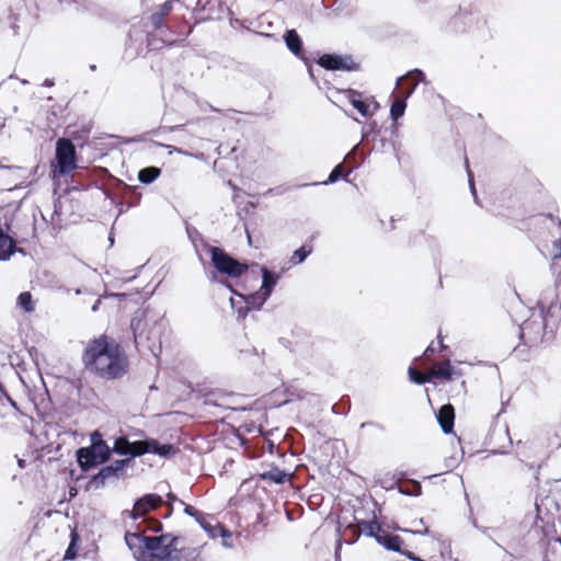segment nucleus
Wrapping results in <instances>:
<instances>
[{"label": "nucleus", "instance_id": "e433bc0d", "mask_svg": "<svg viewBox=\"0 0 561 561\" xmlns=\"http://www.w3.org/2000/svg\"><path fill=\"white\" fill-rule=\"evenodd\" d=\"M89 447L92 448V450L96 453L99 458L104 463H106L110 460L111 455L113 453V448L111 449L110 446L107 445V443L104 439L101 440V442H94L93 440V445H90Z\"/></svg>", "mask_w": 561, "mask_h": 561}, {"label": "nucleus", "instance_id": "ea45409f", "mask_svg": "<svg viewBox=\"0 0 561 561\" xmlns=\"http://www.w3.org/2000/svg\"><path fill=\"white\" fill-rule=\"evenodd\" d=\"M229 277L217 275L216 272H210L208 274V280L214 284H219L227 288L233 296L238 297L241 293H239L232 285V283L228 279Z\"/></svg>", "mask_w": 561, "mask_h": 561}, {"label": "nucleus", "instance_id": "de8ad7c7", "mask_svg": "<svg viewBox=\"0 0 561 561\" xmlns=\"http://www.w3.org/2000/svg\"><path fill=\"white\" fill-rule=\"evenodd\" d=\"M412 79L414 82L408 90V96H411L419 83L425 82V73L421 69H414L412 71Z\"/></svg>", "mask_w": 561, "mask_h": 561}, {"label": "nucleus", "instance_id": "aec40b11", "mask_svg": "<svg viewBox=\"0 0 561 561\" xmlns=\"http://www.w3.org/2000/svg\"><path fill=\"white\" fill-rule=\"evenodd\" d=\"M436 420L444 434H454L455 408L450 404H443L436 412Z\"/></svg>", "mask_w": 561, "mask_h": 561}, {"label": "nucleus", "instance_id": "6e6552de", "mask_svg": "<svg viewBox=\"0 0 561 561\" xmlns=\"http://www.w3.org/2000/svg\"><path fill=\"white\" fill-rule=\"evenodd\" d=\"M149 19L153 28L160 31L161 43L168 47L184 43L194 30V26L187 25L186 22H184L182 25L178 26L175 31H172L169 26H165V16L158 10L152 12Z\"/></svg>", "mask_w": 561, "mask_h": 561}, {"label": "nucleus", "instance_id": "20e7f679", "mask_svg": "<svg viewBox=\"0 0 561 561\" xmlns=\"http://www.w3.org/2000/svg\"><path fill=\"white\" fill-rule=\"evenodd\" d=\"M49 178L58 185L61 178L69 176L80 169L78 165L77 148L71 139L60 137L55 144V154L49 161Z\"/></svg>", "mask_w": 561, "mask_h": 561}, {"label": "nucleus", "instance_id": "423d86ee", "mask_svg": "<svg viewBox=\"0 0 561 561\" xmlns=\"http://www.w3.org/2000/svg\"><path fill=\"white\" fill-rule=\"evenodd\" d=\"M556 328L549 312L539 309L537 314L534 312L519 325L518 336L524 345L533 347L543 342L548 329L552 333Z\"/></svg>", "mask_w": 561, "mask_h": 561}, {"label": "nucleus", "instance_id": "37998d69", "mask_svg": "<svg viewBox=\"0 0 561 561\" xmlns=\"http://www.w3.org/2000/svg\"><path fill=\"white\" fill-rule=\"evenodd\" d=\"M106 479H108L107 474L104 472V470L101 467L96 473H94L90 477L89 484L93 489L98 490V489H101L104 486Z\"/></svg>", "mask_w": 561, "mask_h": 561}, {"label": "nucleus", "instance_id": "3c124183", "mask_svg": "<svg viewBox=\"0 0 561 561\" xmlns=\"http://www.w3.org/2000/svg\"><path fill=\"white\" fill-rule=\"evenodd\" d=\"M374 133H380L376 122L368 123V124L364 125L362 128V137L364 139H367L369 136L373 137Z\"/></svg>", "mask_w": 561, "mask_h": 561}, {"label": "nucleus", "instance_id": "79ce46f5", "mask_svg": "<svg viewBox=\"0 0 561 561\" xmlns=\"http://www.w3.org/2000/svg\"><path fill=\"white\" fill-rule=\"evenodd\" d=\"M352 106L364 117H369L373 115L371 110L369 108L368 99L357 98L356 101L352 104Z\"/></svg>", "mask_w": 561, "mask_h": 561}, {"label": "nucleus", "instance_id": "cd10ccee", "mask_svg": "<svg viewBox=\"0 0 561 561\" xmlns=\"http://www.w3.org/2000/svg\"><path fill=\"white\" fill-rule=\"evenodd\" d=\"M257 431H259V434L264 438L265 449L268 451V454L283 457L284 453L280 450L279 445H277L270 437L275 432H278V428L264 430L262 426H260Z\"/></svg>", "mask_w": 561, "mask_h": 561}, {"label": "nucleus", "instance_id": "1a4fd4ad", "mask_svg": "<svg viewBox=\"0 0 561 561\" xmlns=\"http://www.w3.org/2000/svg\"><path fill=\"white\" fill-rule=\"evenodd\" d=\"M184 514L191 516L195 519V522L201 526V528L209 536L211 539L222 538L225 547H231L230 543L226 541L227 538L231 537L230 530L220 523L211 524L209 519H213L211 515L205 514L191 504H184L183 508Z\"/></svg>", "mask_w": 561, "mask_h": 561}, {"label": "nucleus", "instance_id": "9d476101", "mask_svg": "<svg viewBox=\"0 0 561 561\" xmlns=\"http://www.w3.org/2000/svg\"><path fill=\"white\" fill-rule=\"evenodd\" d=\"M552 274L556 275L554 286L557 291H561V267L558 263H552L551 265ZM558 295L554 294V290L548 289L541 293L537 307L540 310H547L549 316L553 318V325H557L561 320V302L558 305L556 301Z\"/></svg>", "mask_w": 561, "mask_h": 561}, {"label": "nucleus", "instance_id": "2f4dec72", "mask_svg": "<svg viewBox=\"0 0 561 561\" xmlns=\"http://www.w3.org/2000/svg\"><path fill=\"white\" fill-rule=\"evenodd\" d=\"M180 128H181V126L160 127L159 129H152V130H150L148 133L141 134V135L136 136V137H117V138L119 139L121 144L130 145V144L146 141L148 139V136L158 135L160 129L168 130V131H174V130H178Z\"/></svg>", "mask_w": 561, "mask_h": 561}, {"label": "nucleus", "instance_id": "774afa93", "mask_svg": "<svg viewBox=\"0 0 561 561\" xmlns=\"http://www.w3.org/2000/svg\"><path fill=\"white\" fill-rule=\"evenodd\" d=\"M412 534L419 535V536H432V531L430 530V528L427 526H424L421 529H414V531H412Z\"/></svg>", "mask_w": 561, "mask_h": 561}, {"label": "nucleus", "instance_id": "dca6fc26", "mask_svg": "<svg viewBox=\"0 0 561 561\" xmlns=\"http://www.w3.org/2000/svg\"><path fill=\"white\" fill-rule=\"evenodd\" d=\"M342 526H343V524L341 522H339L337 523L339 538L336 540V547H335V551H334L335 561L340 560V556H341L340 551H341L343 542L346 545H354L355 542H357L360 535H363L362 529L359 531H357V529L352 524H347L346 526H344L343 530L341 529Z\"/></svg>", "mask_w": 561, "mask_h": 561}, {"label": "nucleus", "instance_id": "c03bdc74", "mask_svg": "<svg viewBox=\"0 0 561 561\" xmlns=\"http://www.w3.org/2000/svg\"><path fill=\"white\" fill-rule=\"evenodd\" d=\"M351 409V401L348 397H342L341 400L332 405V412L336 415H345Z\"/></svg>", "mask_w": 561, "mask_h": 561}, {"label": "nucleus", "instance_id": "4c0bfd02", "mask_svg": "<svg viewBox=\"0 0 561 561\" xmlns=\"http://www.w3.org/2000/svg\"><path fill=\"white\" fill-rule=\"evenodd\" d=\"M398 492L407 496H419L422 493V485L416 480H409V484H398Z\"/></svg>", "mask_w": 561, "mask_h": 561}, {"label": "nucleus", "instance_id": "39448f33", "mask_svg": "<svg viewBox=\"0 0 561 561\" xmlns=\"http://www.w3.org/2000/svg\"><path fill=\"white\" fill-rule=\"evenodd\" d=\"M354 522L358 528H362V534L367 538H374L376 542L387 551L397 552L401 554L404 550L403 539L382 527V524L377 519L376 512L373 511V518L369 520L358 518L354 515Z\"/></svg>", "mask_w": 561, "mask_h": 561}, {"label": "nucleus", "instance_id": "052dcab7", "mask_svg": "<svg viewBox=\"0 0 561 561\" xmlns=\"http://www.w3.org/2000/svg\"><path fill=\"white\" fill-rule=\"evenodd\" d=\"M172 7H173V0H167L159 7L158 11L162 12L163 15L167 16L169 14V12L172 10Z\"/></svg>", "mask_w": 561, "mask_h": 561}, {"label": "nucleus", "instance_id": "680f3d73", "mask_svg": "<svg viewBox=\"0 0 561 561\" xmlns=\"http://www.w3.org/2000/svg\"><path fill=\"white\" fill-rule=\"evenodd\" d=\"M393 479H394V482L389 489H394V488L398 489V484H401V481L403 479H405V472H403V471L396 472L393 474Z\"/></svg>", "mask_w": 561, "mask_h": 561}, {"label": "nucleus", "instance_id": "8fccbe9b", "mask_svg": "<svg viewBox=\"0 0 561 561\" xmlns=\"http://www.w3.org/2000/svg\"><path fill=\"white\" fill-rule=\"evenodd\" d=\"M285 392L287 394V398L284 401L279 402V405L287 404L293 399H302L304 398L302 390H298V389H294V388H286Z\"/></svg>", "mask_w": 561, "mask_h": 561}, {"label": "nucleus", "instance_id": "393cba45", "mask_svg": "<svg viewBox=\"0 0 561 561\" xmlns=\"http://www.w3.org/2000/svg\"><path fill=\"white\" fill-rule=\"evenodd\" d=\"M217 9L219 11L222 10V2L220 0H197L193 12H207L209 15L197 20L195 24L210 20L211 14H214Z\"/></svg>", "mask_w": 561, "mask_h": 561}, {"label": "nucleus", "instance_id": "b1692460", "mask_svg": "<svg viewBox=\"0 0 561 561\" xmlns=\"http://www.w3.org/2000/svg\"><path fill=\"white\" fill-rule=\"evenodd\" d=\"M147 313L144 309H137L130 319V330L133 332L134 342L136 345L141 343L144 330L142 327L146 322Z\"/></svg>", "mask_w": 561, "mask_h": 561}, {"label": "nucleus", "instance_id": "412c9836", "mask_svg": "<svg viewBox=\"0 0 561 561\" xmlns=\"http://www.w3.org/2000/svg\"><path fill=\"white\" fill-rule=\"evenodd\" d=\"M252 266L257 267L260 270L262 277V285L260 289L263 291L264 295L271 297L273 290L278 284L280 275L275 271L268 270L266 266L260 265L259 263H253Z\"/></svg>", "mask_w": 561, "mask_h": 561}, {"label": "nucleus", "instance_id": "72a5a7b5", "mask_svg": "<svg viewBox=\"0 0 561 561\" xmlns=\"http://www.w3.org/2000/svg\"><path fill=\"white\" fill-rule=\"evenodd\" d=\"M81 541V537L77 529H72L70 531V542L68 545V548L65 551L64 560L65 561H72L78 556L79 545Z\"/></svg>", "mask_w": 561, "mask_h": 561}, {"label": "nucleus", "instance_id": "338daca9", "mask_svg": "<svg viewBox=\"0 0 561 561\" xmlns=\"http://www.w3.org/2000/svg\"><path fill=\"white\" fill-rule=\"evenodd\" d=\"M98 188L102 191L104 197L106 199H110L112 202V204L117 199V196L115 194L111 193L107 188H105L101 185H99Z\"/></svg>", "mask_w": 561, "mask_h": 561}, {"label": "nucleus", "instance_id": "c756f323", "mask_svg": "<svg viewBox=\"0 0 561 561\" xmlns=\"http://www.w3.org/2000/svg\"><path fill=\"white\" fill-rule=\"evenodd\" d=\"M129 190L135 195V201L134 202H125L122 198L117 197V199L113 203L116 206V208L118 209L117 216L123 215L128 209H130L133 207H136V206H138L140 204L142 194H141L140 190H139V186L129 187Z\"/></svg>", "mask_w": 561, "mask_h": 561}, {"label": "nucleus", "instance_id": "5fc2aeb1", "mask_svg": "<svg viewBox=\"0 0 561 561\" xmlns=\"http://www.w3.org/2000/svg\"><path fill=\"white\" fill-rule=\"evenodd\" d=\"M73 3L77 4L78 11H91L94 7V3L90 0H72Z\"/></svg>", "mask_w": 561, "mask_h": 561}, {"label": "nucleus", "instance_id": "ddd939ff", "mask_svg": "<svg viewBox=\"0 0 561 561\" xmlns=\"http://www.w3.org/2000/svg\"><path fill=\"white\" fill-rule=\"evenodd\" d=\"M113 453L125 456V459H130V465H133L135 458L148 454L146 438L130 442L126 437H118L114 442Z\"/></svg>", "mask_w": 561, "mask_h": 561}, {"label": "nucleus", "instance_id": "58836bf2", "mask_svg": "<svg viewBox=\"0 0 561 561\" xmlns=\"http://www.w3.org/2000/svg\"><path fill=\"white\" fill-rule=\"evenodd\" d=\"M312 245L306 243L302 244L300 248L294 251L290 257V263L294 265H299L304 263L307 260V257L312 253Z\"/></svg>", "mask_w": 561, "mask_h": 561}, {"label": "nucleus", "instance_id": "a19ab883", "mask_svg": "<svg viewBox=\"0 0 561 561\" xmlns=\"http://www.w3.org/2000/svg\"><path fill=\"white\" fill-rule=\"evenodd\" d=\"M16 305L20 309H22L24 312H32L34 311V301L32 294L30 291H23L18 296Z\"/></svg>", "mask_w": 561, "mask_h": 561}, {"label": "nucleus", "instance_id": "f704fd0d", "mask_svg": "<svg viewBox=\"0 0 561 561\" xmlns=\"http://www.w3.org/2000/svg\"><path fill=\"white\" fill-rule=\"evenodd\" d=\"M409 379L411 382L415 385H425L433 383L436 385L432 377V370L427 373H419L413 366H410L408 369Z\"/></svg>", "mask_w": 561, "mask_h": 561}, {"label": "nucleus", "instance_id": "f3484780", "mask_svg": "<svg viewBox=\"0 0 561 561\" xmlns=\"http://www.w3.org/2000/svg\"><path fill=\"white\" fill-rule=\"evenodd\" d=\"M283 39L287 49L302 62L306 60V51L304 49V42L295 28L286 30Z\"/></svg>", "mask_w": 561, "mask_h": 561}, {"label": "nucleus", "instance_id": "c9c22d12", "mask_svg": "<svg viewBox=\"0 0 561 561\" xmlns=\"http://www.w3.org/2000/svg\"><path fill=\"white\" fill-rule=\"evenodd\" d=\"M408 93L403 99H396L392 101L390 105V118L392 122H397L399 118H401L407 108V100H408Z\"/></svg>", "mask_w": 561, "mask_h": 561}, {"label": "nucleus", "instance_id": "09e8293b", "mask_svg": "<svg viewBox=\"0 0 561 561\" xmlns=\"http://www.w3.org/2000/svg\"><path fill=\"white\" fill-rule=\"evenodd\" d=\"M180 553L183 561H195V559L198 557V551L196 548H180Z\"/></svg>", "mask_w": 561, "mask_h": 561}, {"label": "nucleus", "instance_id": "f257e3e1", "mask_svg": "<svg viewBox=\"0 0 561 561\" xmlns=\"http://www.w3.org/2000/svg\"><path fill=\"white\" fill-rule=\"evenodd\" d=\"M81 359L89 373L104 380L119 379L129 368L124 347L106 334L90 340Z\"/></svg>", "mask_w": 561, "mask_h": 561}, {"label": "nucleus", "instance_id": "5701e85b", "mask_svg": "<svg viewBox=\"0 0 561 561\" xmlns=\"http://www.w3.org/2000/svg\"><path fill=\"white\" fill-rule=\"evenodd\" d=\"M359 165L358 164H354L352 165L346 172L343 171V167H342V163H339L336 164L332 170L331 172L329 173V176L325 181L321 182V185H329V184H334L336 183L337 181L342 180L344 182H350L348 180V176L350 174L356 170ZM309 184H304L302 186H308ZM310 185H320V183L318 182H314V183H311Z\"/></svg>", "mask_w": 561, "mask_h": 561}, {"label": "nucleus", "instance_id": "6ab92c4d", "mask_svg": "<svg viewBox=\"0 0 561 561\" xmlns=\"http://www.w3.org/2000/svg\"><path fill=\"white\" fill-rule=\"evenodd\" d=\"M146 444L148 454L157 455L165 459L174 457L180 451L175 445L171 443H160L158 439L151 437L146 438Z\"/></svg>", "mask_w": 561, "mask_h": 561}, {"label": "nucleus", "instance_id": "473e14b6", "mask_svg": "<svg viewBox=\"0 0 561 561\" xmlns=\"http://www.w3.org/2000/svg\"><path fill=\"white\" fill-rule=\"evenodd\" d=\"M161 169L158 167H146L138 171L137 178L141 184L149 185L161 175Z\"/></svg>", "mask_w": 561, "mask_h": 561}, {"label": "nucleus", "instance_id": "7ed1b4c3", "mask_svg": "<svg viewBox=\"0 0 561 561\" xmlns=\"http://www.w3.org/2000/svg\"><path fill=\"white\" fill-rule=\"evenodd\" d=\"M434 22L439 26L440 31L448 34H463L470 31L473 25H485V20L474 11L470 5H458L456 10H445L438 12L434 18Z\"/></svg>", "mask_w": 561, "mask_h": 561}, {"label": "nucleus", "instance_id": "c85d7f7f", "mask_svg": "<svg viewBox=\"0 0 561 561\" xmlns=\"http://www.w3.org/2000/svg\"><path fill=\"white\" fill-rule=\"evenodd\" d=\"M455 376H461V371L456 370L449 359L447 360L446 365L440 369L432 370V377L435 382L436 380L451 381L454 380Z\"/></svg>", "mask_w": 561, "mask_h": 561}, {"label": "nucleus", "instance_id": "f03ea898", "mask_svg": "<svg viewBox=\"0 0 561 561\" xmlns=\"http://www.w3.org/2000/svg\"><path fill=\"white\" fill-rule=\"evenodd\" d=\"M125 542L137 561H173L174 545L165 543V537L146 536L140 531L125 534Z\"/></svg>", "mask_w": 561, "mask_h": 561}, {"label": "nucleus", "instance_id": "13d9d810", "mask_svg": "<svg viewBox=\"0 0 561 561\" xmlns=\"http://www.w3.org/2000/svg\"><path fill=\"white\" fill-rule=\"evenodd\" d=\"M306 60H307V62H304V64H305V65H306V67H307L308 75H309V77L311 78V80H312L314 83H317V84H318L319 82H318L317 76H316V73H314V70H313L312 64H311V61H310V58H309L308 56H306Z\"/></svg>", "mask_w": 561, "mask_h": 561}, {"label": "nucleus", "instance_id": "a18cd8bd", "mask_svg": "<svg viewBox=\"0 0 561 561\" xmlns=\"http://www.w3.org/2000/svg\"><path fill=\"white\" fill-rule=\"evenodd\" d=\"M322 5L325 10H330L335 16L342 14L345 9V4L343 1L333 0L329 2V0H322Z\"/></svg>", "mask_w": 561, "mask_h": 561}, {"label": "nucleus", "instance_id": "bf43d9fd", "mask_svg": "<svg viewBox=\"0 0 561 561\" xmlns=\"http://www.w3.org/2000/svg\"><path fill=\"white\" fill-rule=\"evenodd\" d=\"M158 537H165V543L172 542L174 545V547H178L179 536H176L172 533H167V534H161Z\"/></svg>", "mask_w": 561, "mask_h": 561}, {"label": "nucleus", "instance_id": "4d7b16f0", "mask_svg": "<svg viewBox=\"0 0 561 561\" xmlns=\"http://www.w3.org/2000/svg\"><path fill=\"white\" fill-rule=\"evenodd\" d=\"M0 396L5 398V400L9 402V404L16 411H19V405L15 400L11 398V396L8 393L5 387L0 382Z\"/></svg>", "mask_w": 561, "mask_h": 561}, {"label": "nucleus", "instance_id": "e2e57ef3", "mask_svg": "<svg viewBox=\"0 0 561 561\" xmlns=\"http://www.w3.org/2000/svg\"><path fill=\"white\" fill-rule=\"evenodd\" d=\"M401 556L405 557L407 559H409L411 561H426V560L420 558L419 556H416L414 552L407 550V549H404L401 552Z\"/></svg>", "mask_w": 561, "mask_h": 561}, {"label": "nucleus", "instance_id": "a878e982", "mask_svg": "<svg viewBox=\"0 0 561 561\" xmlns=\"http://www.w3.org/2000/svg\"><path fill=\"white\" fill-rule=\"evenodd\" d=\"M229 397V393L224 392L219 389L211 390L204 394V404L216 408L229 409V407L225 404L226 399H228Z\"/></svg>", "mask_w": 561, "mask_h": 561}, {"label": "nucleus", "instance_id": "2eb2a0df", "mask_svg": "<svg viewBox=\"0 0 561 561\" xmlns=\"http://www.w3.org/2000/svg\"><path fill=\"white\" fill-rule=\"evenodd\" d=\"M85 181L80 179L82 176V173H77L76 176H72L70 182L67 183L64 193L69 194L75 191H89L93 187H99V182L95 180V174H108V171L104 168H93L92 171H88L85 172Z\"/></svg>", "mask_w": 561, "mask_h": 561}, {"label": "nucleus", "instance_id": "69168bd1", "mask_svg": "<svg viewBox=\"0 0 561 561\" xmlns=\"http://www.w3.org/2000/svg\"><path fill=\"white\" fill-rule=\"evenodd\" d=\"M421 236L425 239V241L428 243V247L434 249V250H437L438 249V243L436 241L435 238L431 237V236H426L424 232H421Z\"/></svg>", "mask_w": 561, "mask_h": 561}, {"label": "nucleus", "instance_id": "0eeeda50", "mask_svg": "<svg viewBox=\"0 0 561 561\" xmlns=\"http://www.w3.org/2000/svg\"><path fill=\"white\" fill-rule=\"evenodd\" d=\"M207 252L214 268L211 272H216L217 275L234 279L241 277L249 270L247 262L239 261L220 247L208 245Z\"/></svg>", "mask_w": 561, "mask_h": 561}, {"label": "nucleus", "instance_id": "4be33fe9", "mask_svg": "<svg viewBox=\"0 0 561 561\" xmlns=\"http://www.w3.org/2000/svg\"><path fill=\"white\" fill-rule=\"evenodd\" d=\"M373 141V150L376 152H393L397 160L399 161V154L398 151L400 149L401 144L392 140L387 139L386 137H382L380 133H374V136L371 138Z\"/></svg>", "mask_w": 561, "mask_h": 561}, {"label": "nucleus", "instance_id": "0e129e2a", "mask_svg": "<svg viewBox=\"0 0 561 561\" xmlns=\"http://www.w3.org/2000/svg\"><path fill=\"white\" fill-rule=\"evenodd\" d=\"M167 501H168V505L171 507V505L173 506V504L175 502H179L180 504H182L184 506V504H186L184 501L180 500L174 493L172 492H169L167 494Z\"/></svg>", "mask_w": 561, "mask_h": 561}, {"label": "nucleus", "instance_id": "7c9ffc66", "mask_svg": "<svg viewBox=\"0 0 561 561\" xmlns=\"http://www.w3.org/2000/svg\"><path fill=\"white\" fill-rule=\"evenodd\" d=\"M128 466H130V459H117L110 465L102 466V469L107 474V478H119Z\"/></svg>", "mask_w": 561, "mask_h": 561}, {"label": "nucleus", "instance_id": "bb28decb", "mask_svg": "<svg viewBox=\"0 0 561 561\" xmlns=\"http://www.w3.org/2000/svg\"><path fill=\"white\" fill-rule=\"evenodd\" d=\"M293 473L280 470L278 467H272L268 471L260 474L261 480H270L276 484H283L289 481Z\"/></svg>", "mask_w": 561, "mask_h": 561}, {"label": "nucleus", "instance_id": "f8f14e48", "mask_svg": "<svg viewBox=\"0 0 561 561\" xmlns=\"http://www.w3.org/2000/svg\"><path fill=\"white\" fill-rule=\"evenodd\" d=\"M317 65L328 71H358L360 64L354 61L352 55L336 53L323 54L316 60Z\"/></svg>", "mask_w": 561, "mask_h": 561}, {"label": "nucleus", "instance_id": "a211bd4d", "mask_svg": "<svg viewBox=\"0 0 561 561\" xmlns=\"http://www.w3.org/2000/svg\"><path fill=\"white\" fill-rule=\"evenodd\" d=\"M76 458L80 469L83 472H88L99 465H104L96 453L93 451L89 446L78 448L76 450Z\"/></svg>", "mask_w": 561, "mask_h": 561}, {"label": "nucleus", "instance_id": "4468645a", "mask_svg": "<svg viewBox=\"0 0 561 561\" xmlns=\"http://www.w3.org/2000/svg\"><path fill=\"white\" fill-rule=\"evenodd\" d=\"M163 503V497L157 493H146L135 500L133 510L125 511L133 520H138L148 512L157 510Z\"/></svg>", "mask_w": 561, "mask_h": 561}, {"label": "nucleus", "instance_id": "9b49d317", "mask_svg": "<svg viewBox=\"0 0 561 561\" xmlns=\"http://www.w3.org/2000/svg\"><path fill=\"white\" fill-rule=\"evenodd\" d=\"M238 298L239 299L231 297L230 306L232 310L237 313V319L241 321L247 318L250 311L261 310L270 297L267 295H264L263 291L259 289L249 295L240 294L238 295Z\"/></svg>", "mask_w": 561, "mask_h": 561}, {"label": "nucleus", "instance_id": "603ef678", "mask_svg": "<svg viewBox=\"0 0 561 561\" xmlns=\"http://www.w3.org/2000/svg\"><path fill=\"white\" fill-rule=\"evenodd\" d=\"M505 405H506V403L502 402V408H501L500 412L494 416V420L492 422L491 428H490V431L488 433V436H486V439L489 440V444H491L493 438H494L495 426L497 424V420H499L500 415L505 411Z\"/></svg>", "mask_w": 561, "mask_h": 561}, {"label": "nucleus", "instance_id": "864d4df0", "mask_svg": "<svg viewBox=\"0 0 561 561\" xmlns=\"http://www.w3.org/2000/svg\"><path fill=\"white\" fill-rule=\"evenodd\" d=\"M341 92L344 94V96L347 99L351 105L356 101L357 98L363 96V93L360 91H357L352 88L344 89Z\"/></svg>", "mask_w": 561, "mask_h": 561}, {"label": "nucleus", "instance_id": "6e6d98bb", "mask_svg": "<svg viewBox=\"0 0 561 561\" xmlns=\"http://www.w3.org/2000/svg\"><path fill=\"white\" fill-rule=\"evenodd\" d=\"M147 529L151 530L153 533H161L162 534V531H163V524L159 519L151 518V519L148 520Z\"/></svg>", "mask_w": 561, "mask_h": 561}, {"label": "nucleus", "instance_id": "49530a36", "mask_svg": "<svg viewBox=\"0 0 561 561\" xmlns=\"http://www.w3.org/2000/svg\"><path fill=\"white\" fill-rule=\"evenodd\" d=\"M465 164H466V170H467V175H468V184H469L470 193L473 197L474 203L477 205H480V201H479L476 184H474L473 173L469 168V162H468L467 158L465 159Z\"/></svg>", "mask_w": 561, "mask_h": 561}]
</instances>
